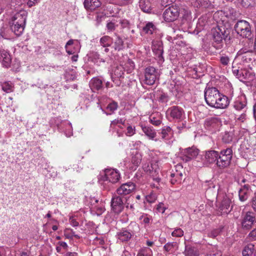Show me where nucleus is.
I'll return each mask as SVG.
<instances>
[{"label":"nucleus","instance_id":"obj_43","mask_svg":"<svg viewBox=\"0 0 256 256\" xmlns=\"http://www.w3.org/2000/svg\"><path fill=\"white\" fill-rule=\"evenodd\" d=\"M117 108L118 104L115 102L109 104L106 107V109L112 112H114Z\"/></svg>","mask_w":256,"mask_h":256},{"label":"nucleus","instance_id":"obj_15","mask_svg":"<svg viewBox=\"0 0 256 256\" xmlns=\"http://www.w3.org/2000/svg\"><path fill=\"white\" fill-rule=\"evenodd\" d=\"M101 2L99 0H84V6L87 10L92 12L101 6Z\"/></svg>","mask_w":256,"mask_h":256},{"label":"nucleus","instance_id":"obj_37","mask_svg":"<svg viewBox=\"0 0 256 256\" xmlns=\"http://www.w3.org/2000/svg\"><path fill=\"white\" fill-rule=\"evenodd\" d=\"M241 4L242 6L248 8L254 6L256 2L254 0H242Z\"/></svg>","mask_w":256,"mask_h":256},{"label":"nucleus","instance_id":"obj_21","mask_svg":"<svg viewBox=\"0 0 256 256\" xmlns=\"http://www.w3.org/2000/svg\"><path fill=\"white\" fill-rule=\"evenodd\" d=\"M0 60L2 61L4 66L8 67L11 62L10 56V54L5 50H0Z\"/></svg>","mask_w":256,"mask_h":256},{"label":"nucleus","instance_id":"obj_60","mask_svg":"<svg viewBox=\"0 0 256 256\" xmlns=\"http://www.w3.org/2000/svg\"><path fill=\"white\" fill-rule=\"evenodd\" d=\"M249 236L252 238H255L256 236V228L252 230L249 234Z\"/></svg>","mask_w":256,"mask_h":256},{"label":"nucleus","instance_id":"obj_38","mask_svg":"<svg viewBox=\"0 0 256 256\" xmlns=\"http://www.w3.org/2000/svg\"><path fill=\"white\" fill-rule=\"evenodd\" d=\"M144 170L148 174L154 172V170H158V166L156 164H151L150 165L148 164L144 168Z\"/></svg>","mask_w":256,"mask_h":256},{"label":"nucleus","instance_id":"obj_8","mask_svg":"<svg viewBox=\"0 0 256 256\" xmlns=\"http://www.w3.org/2000/svg\"><path fill=\"white\" fill-rule=\"evenodd\" d=\"M256 219L254 214L252 212H248L244 216L242 224L243 228L246 230H249L252 228L254 222H256Z\"/></svg>","mask_w":256,"mask_h":256},{"label":"nucleus","instance_id":"obj_49","mask_svg":"<svg viewBox=\"0 0 256 256\" xmlns=\"http://www.w3.org/2000/svg\"><path fill=\"white\" fill-rule=\"evenodd\" d=\"M150 122L152 124L156 126L160 125L161 124V120L156 119V118L154 117L150 118Z\"/></svg>","mask_w":256,"mask_h":256},{"label":"nucleus","instance_id":"obj_39","mask_svg":"<svg viewBox=\"0 0 256 256\" xmlns=\"http://www.w3.org/2000/svg\"><path fill=\"white\" fill-rule=\"evenodd\" d=\"M141 156L136 154L132 157V162L135 166H138L141 162Z\"/></svg>","mask_w":256,"mask_h":256},{"label":"nucleus","instance_id":"obj_7","mask_svg":"<svg viewBox=\"0 0 256 256\" xmlns=\"http://www.w3.org/2000/svg\"><path fill=\"white\" fill-rule=\"evenodd\" d=\"M157 75L158 72L154 67H147L144 72V83L148 85H152L156 82Z\"/></svg>","mask_w":256,"mask_h":256},{"label":"nucleus","instance_id":"obj_12","mask_svg":"<svg viewBox=\"0 0 256 256\" xmlns=\"http://www.w3.org/2000/svg\"><path fill=\"white\" fill-rule=\"evenodd\" d=\"M135 188V185L132 182L122 184L117 189V194L119 195H126L130 193Z\"/></svg>","mask_w":256,"mask_h":256},{"label":"nucleus","instance_id":"obj_23","mask_svg":"<svg viewBox=\"0 0 256 256\" xmlns=\"http://www.w3.org/2000/svg\"><path fill=\"white\" fill-rule=\"evenodd\" d=\"M139 6L144 12L151 13L152 6L150 0H140Z\"/></svg>","mask_w":256,"mask_h":256},{"label":"nucleus","instance_id":"obj_48","mask_svg":"<svg viewBox=\"0 0 256 256\" xmlns=\"http://www.w3.org/2000/svg\"><path fill=\"white\" fill-rule=\"evenodd\" d=\"M176 245V242H168L164 245V248L166 251L168 252L172 249V248L174 247Z\"/></svg>","mask_w":256,"mask_h":256},{"label":"nucleus","instance_id":"obj_50","mask_svg":"<svg viewBox=\"0 0 256 256\" xmlns=\"http://www.w3.org/2000/svg\"><path fill=\"white\" fill-rule=\"evenodd\" d=\"M40 0H28L27 4L29 8H31L40 2Z\"/></svg>","mask_w":256,"mask_h":256},{"label":"nucleus","instance_id":"obj_46","mask_svg":"<svg viewBox=\"0 0 256 256\" xmlns=\"http://www.w3.org/2000/svg\"><path fill=\"white\" fill-rule=\"evenodd\" d=\"M173 236L180 237L183 236V231L180 228H178L172 232Z\"/></svg>","mask_w":256,"mask_h":256},{"label":"nucleus","instance_id":"obj_31","mask_svg":"<svg viewBox=\"0 0 256 256\" xmlns=\"http://www.w3.org/2000/svg\"><path fill=\"white\" fill-rule=\"evenodd\" d=\"M111 38L108 36H104L100 39V44L103 47L110 46Z\"/></svg>","mask_w":256,"mask_h":256},{"label":"nucleus","instance_id":"obj_42","mask_svg":"<svg viewBox=\"0 0 256 256\" xmlns=\"http://www.w3.org/2000/svg\"><path fill=\"white\" fill-rule=\"evenodd\" d=\"M94 58L96 60H99L100 62H104L110 58V56H107L104 58H102L98 52H96L94 55Z\"/></svg>","mask_w":256,"mask_h":256},{"label":"nucleus","instance_id":"obj_1","mask_svg":"<svg viewBox=\"0 0 256 256\" xmlns=\"http://www.w3.org/2000/svg\"><path fill=\"white\" fill-rule=\"evenodd\" d=\"M232 31L230 26H217L211 30L212 40L217 44H220L224 40L226 42H230L232 39L230 32Z\"/></svg>","mask_w":256,"mask_h":256},{"label":"nucleus","instance_id":"obj_27","mask_svg":"<svg viewBox=\"0 0 256 256\" xmlns=\"http://www.w3.org/2000/svg\"><path fill=\"white\" fill-rule=\"evenodd\" d=\"M116 40L114 42V48L116 50L120 51L124 48V42L122 38L118 34H116Z\"/></svg>","mask_w":256,"mask_h":256},{"label":"nucleus","instance_id":"obj_25","mask_svg":"<svg viewBox=\"0 0 256 256\" xmlns=\"http://www.w3.org/2000/svg\"><path fill=\"white\" fill-rule=\"evenodd\" d=\"M134 234H131L127 230L120 232L118 236V239L122 242H128Z\"/></svg>","mask_w":256,"mask_h":256},{"label":"nucleus","instance_id":"obj_13","mask_svg":"<svg viewBox=\"0 0 256 256\" xmlns=\"http://www.w3.org/2000/svg\"><path fill=\"white\" fill-rule=\"evenodd\" d=\"M152 50L159 60H164L162 56L164 50L162 41H156L152 46Z\"/></svg>","mask_w":256,"mask_h":256},{"label":"nucleus","instance_id":"obj_32","mask_svg":"<svg viewBox=\"0 0 256 256\" xmlns=\"http://www.w3.org/2000/svg\"><path fill=\"white\" fill-rule=\"evenodd\" d=\"M110 176L109 178V180L112 183L116 182L120 178V175L116 172H114L112 170L110 173Z\"/></svg>","mask_w":256,"mask_h":256},{"label":"nucleus","instance_id":"obj_26","mask_svg":"<svg viewBox=\"0 0 256 256\" xmlns=\"http://www.w3.org/2000/svg\"><path fill=\"white\" fill-rule=\"evenodd\" d=\"M255 250L254 246L252 244H247L242 250L243 256H252Z\"/></svg>","mask_w":256,"mask_h":256},{"label":"nucleus","instance_id":"obj_33","mask_svg":"<svg viewBox=\"0 0 256 256\" xmlns=\"http://www.w3.org/2000/svg\"><path fill=\"white\" fill-rule=\"evenodd\" d=\"M154 28L155 26L154 24L152 22H149L146 24V26L143 28L142 30L146 33L152 34Z\"/></svg>","mask_w":256,"mask_h":256},{"label":"nucleus","instance_id":"obj_40","mask_svg":"<svg viewBox=\"0 0 256 256\" xmlns=\"http://www.w3.org/2000/svg\"><path fill=\"white\" fill-rule=\"evenodd\" d=\"M232 140V136L229 132H225L222 137V140L225 143H229Z\"/></svg>","mask_w":256,"mask_h":256},{"label":"nucleus","instance_id":"obj_47","mask_svg":"<svg viewBox=\"0 0 256 256\" xmlns=\"http://www.w3.org/2000/svg\"><path fill=\"white\" fill-rule=\"evenodd\" d=\"M146 199L148 202L152 203L156 200V196L154 194H150L146 196Z\"/></svg>","mask_w":256,"mask_h":256},{"label":"nucleus","instance_id":"obj_6","mask_svg":"<svg viewBox=\"0 0 256 256\" xmlns=\"http://www.w3.org/2000/svg\"><path fill=\"white\" fill-rule=\"evenodd\" d=\"M124 197L114 195L111 200V207L112 211L116 214L121 212L124 208Z\"/></svg>","mask_w":256,"mask_h":256},{"label":"nucleus","instance_id":"obj_3","mask_svg":"<svg viewBox=\"0 0 256 256\" xmlns=\"http://www.w3.org/2000/svg\"><path fill=\"white\" fill-rule=\"evenodd\" d=\"M232 155V151L230 148L222 150L216 160L217 166L220 168L228 166L230 164Z\"/></svg>","mask_w":256,"mask_h":256},{"label":"nucleus","instance_id":"obj_14","mask_svg":"<svg viewBox=\"0 0 256 256\" xmlns=\"http://www.w3.org/2000/svg\"><path fill=\"white\" fill-rule=\"evenodd\" d=\"M231 201L227 196L224 197L219 206L220 210L222 214H228L232 209V206H230Z\"/></svg>","mask_w":256,"mask_h":256},{"label":"nucleus","instance_id":"obj_16","mask_svg":"<svg viewBox=\"0 0 256 256\" xmlns=\"http://www.w3.org/2000/svg\"><path fill=\"white\" fill-rule=\"evenodd\" d=\"M26 20V17L24 15L20 14V13H16L12 18L9 24H12L20 26H24Z\"/></svg>","mask_w":256,"mask_h":256},{"label":"nucleus","instance_id":"obj_28","mask_svg":"<svg viewBox=\"0 0 256 256\" xmlns=\"http://www.w3.org/2000/svg\"><path fill=\"white\" fill-rule=\"evenodd\" d=\"M186 256H198L197 249L194 247L186 246L185 249Z\"/></svg>","mask_w":256,"mask_h":256},{"label":"nucleus","instance_id":"obj_2","mask_svg":"<svg viewBox=\"0 0 256 256\" xmlns=\"http://www.w3.org/2000/svg\"><path fill=\"white\" fill-rule=\"evenodd\" d=\"M236 33L242 38H251L252 32L250 24L244 20H238L234 26Z\"/></svg>","mask_w":256,"mask_h":256},{"label":"nucleus","instance_id":"obj_18","mask_svg":"<svg viewBox=\"0 0 256 256\" xmlns=\"http://www.w3.org/2000/svg\"><path fill=\"white\" fill-rule=\"evenodd\" d=\"M242 60L246 63H248L256 60V54L252 51H247L242 54Z\"/></svg>","mask_w":256,"mask_h":256},{"label":"nucleus","instance_id":"obj_4","mask_svg":"<svg viewBox=\"0 0 256 256\" xmlns=\"http://www.w3.org/2000/svg\"><path fill=\"white\" fill-rule=\"evenodd\" d=\"M220 94L218 90L216 88H206L204 90V99L206 104L212 106Z\"/></svg>","mask_w":256,"mask_h":256},{"label":"nucleus","instance_id":"obj_29","mask_svg":"<svg viewBox=\"0 0 256 256\" xmlns=\"http://www.w3.org/2000/svg\"><path fill=\"white\" fill-rule=\"evenodd\" d=\"M10 26V29L12 30L15 34L16 36H20L24 30V26H18L16 24V25L12 24H9Z\"/></svg>","mask_w":256,"mask_h":256},{"label":"nucleus","instance_id":"obj_44","mask_svg":"<svg viewBox=\"0 0 256 256\" xmlns=\"http://www.w3.org/2000/svg\"><path fill=\"white\" fill-rule=\"evenodd\" d=\"M201 7L204 8H209L211 6V2L209 0H200Z\"/></svg>","mask_w":256,"mask_h":256},{"label":"nucleus","instance_id":"obj_56","mask_svg":"<svg viewBox=\"0 0 256 256\" xmlns=\"http://www.w3.org/2000/svg\"><path fill=\"white\" fill-rule=\"evenodd\" d=\"M70 224L74 226H76L78 225V222L76 221V220L72 218H70Z\"/></svg>","mask_w":256,"mask_h":256},{"label":"nucleus","instance_id":"obj_57","mask_svg":"<svg viewBox=\"0 0 256 256\" xmlns=\"http://www.w3.org/2000/svg\"><path fill=\"white\" fill-rule=\"evenodd\" d=\"M162 205H163L162 203L159 204L158 205V206L157 210L159 212L162 211V212L163 213L164 212V206H162Z\"/></svg>","mask_w":256,"mask_h":256},{"label":"nucleus","instance_id":"obj_36","mask_svg":"<svg viewBox=\"0 0 256 256\" xmlns=\"http://www.w3.org/2000/svg\"><path fill=\"white\" fill-rule=\"evenodd\" d=\"M159 172L160 170L158 169V170H154V172L149 174L152 178L153 180L158 184L160 182L161 180L160 178Z\"/></svg>","mask_w":256,"mask_h":256},{"label":"nucleus","instance_id":"obj_20","mask_svg":"<svg viewBox=\"0 0 256 256\" xmlns=\"http://www.w3.org/2000/svg\"><path fill=\"white\" fill-rule=\"evenodd\" d=\"M90 86L92 91L101 90L102 88V81L98 78H94L90 81Z\"/></svg>","mask_w":256,"mask_h":256},{"label":"nucleus","instance_id":"obj_63","mask_svg":"<svg viewBox=\"0 0 256 256\" xmlns=\"http://www.w3.org/2000/svg\"><path fill=\"white\" fill-rule=\"evenodd\" d=\"M254 118L256 120V104L254 106Z\"/></svg>","mask_w":256,"mask_h":256},{"label":"nucleus","instance_id":"obj_53","mask_svg":"<svg viewBox=\"0 0 256 256\" xmlns=\"http://www.w3.org/2000/svg\"><path fill=\"white\" fill-rule=\"evenodd\" d=\"M167 98H168L167 95L166 94H165L164 93H163L160 94V96L159 98V100L160 101H161L162 102H166L167 100Z\"/></svg>","mask_w":256,"mask_h":256},{"label":"nucleus","instance_id":"obj_54","mask_svg":"<svg viewBox=\"0 0 256 256\" xmlns=\"http://www.w3.org/2000/svg\"><path fill=\"white\" fill-rule=\"evenodd\" d=\"M106 27L108 30H112L114 29V24L112 22H110L107 24Z\"/></svg>","mask_w":256,"mask_h":256},{"label":"nucleus","instance_id":"obj_51","mask_svg":"<svg viewBox=\"0 0 256 256\" xmlns=\"http://www.w3.org/2000/svg\"><path fill=\"white\" fill-rule=\"evenodd\" d=\"M246 192H244L242 190H240L239 192V197L241 201H244L246 200V197L245 196Z\"/></svg>","mask_w":256,"mask_h":256},{"label":"nucleus","instance_id":"obj_5","mask_svg":"<svg viewBox=\"0 0 256 256\" xmlns=\"http://www.w3.org/2000/svg\"><path fill=\"white\" fill-rule=\"evenodd\" d=\"M179 10L176 6L172 5L167 8L163 13V18L166 22H173L177 19L179 16Z\"/></svg>","mask_w":256,"mask_h":256},{"label":"nucleus","instance_id":"obj_64","mask_svg":"<svg viewBox=\"0 0 256 256\" xmlns=\"http://www.w3.org/2000/svg\"><path fill=\"white\" fill-rule=\"evenodd\" d=\"M66 256H77V254L76 252H68L66 254Z\"/></svg>","mask_w":256,"mask_h":256},{"label":"nucleus","instance_id":"obj_59","mask_svg":"<svg viewBox=\"0 0 256 256\" xmlns=\"http://www.w3.org/2000/svg\"><path fill=\"white\" fill-rule=\"evenodd\" d=\"M125 200H126L125 204H126V207L127 208H128L130 206V208L132 210H134V204H130V205L129 206L130 204H129L128 202H126L127 200H126V198H125Z\"/></svg>","mask_w":256,"mask_h":256},{"label":"nucleus","instance_id":"obj_10","mask_svg":"<svg viewBox=\"0 0 256 256\" xmlns=\"http://www.w3.org/2000/svg\"><path fill=\"white\" fill-rule=\"evenodd\" d=\"M183 152L184 156H182V160L187 162L196 158L198 155V150L194 147L188 148H185Z\"/></svg>","mask_w":256,"mask_h":256},{"label":"nucleus","instance_id":"obj_34","mask_svg":"<svg viewBox=\"0 0 256 256\" xmlns=\"http://www.w3.org/2000/svg\"><path fill=\"white\" fill-rule=\"evenodd\" d=\"M224 228L223 226H220L212 230L208 234V236L212 238H214L219 235L222 231Z\"/></svg>","mask_w":256,"mask_h":256},{"label":"nucleus","instance_id":"obj_30","mask_svg":"<svg viewBox=\"0 0 256 256\" xmlns=\"http://www.w3.org/2000/svg\"><path fill=\"white\" fill-rule=\"evenodd\" d=\"M142 130L150 138H154L156 136V132L150 127L142 126Z\"/></svg>","mask_w":256,"mask_h":256},{"label":"nucleus","instance_id":"obj_9","mask_svg":"<svg viewBox=\"0 0 256 256\" xmlns=\"http://www.w3.org/2000/svg\"><path fill=\"white\" fill-rule=\"evenodd\" d=\"M229 102L228 98L220 94L219 96L217 97L214 102L212 107L216 108H225L228 106Z\"/></svg>","mask_w":256,"mask_h":256},{"label":"nucleus","instance_id":"obj_52","mask_svg":"<svg viewBox=\"0 0 256 256\" xmlns=\"http://www.w3.org/2000/svg\"><path fill=\"white\" fill-rule=\"evenodd\" d=\"M200 2V0H192V4L193 6H194V7L200 8V7H201Z\"/></svg>","mask_w":256,"mask_h":256},{"label":"nucleus","instance_id":"obj_35","mask_svg":"<svg viewBox=\"0 0 256 256\" xmlns=\"http://www.w3.org/2000/svg\"><path fill=\"white\" fill-rule=\"evenodd\" d=\"M13 88L14 86L12 84L8 82H5L2 84V90L7 93L12 92Z\"/></svg>","mask_w":256,"mask_h":256},{"label":"nucleus","instance_id":"obj_62","mask_svg":"<svg viewBox=\"0 0 256 256\" xmlns=\"http://www.w3.org/2000/svg\"><path fill=\"white\" fill-rule=\"evenodd\" d=\"M60 246L64 248H66L67 247V244L66 242H59Z\"/></svg>","mask_w":256,"mask_h":256},{"label":"nucleus","instance_id":"obj_24","mask_svg":"<svg viewBox=\"0 0 256 256\" xmlns=\"http://www.w3.org/2000/svg\"><path fill=\"white\" fill-rule=\"evenodd\" d=\"M218 192L214 188H210L206 192V196L208 200L213 202L216 199Z\"/></svg>","mask_w":256,"mask_h":256},{"label":"nucleus","instance_id":"obj_58","mask_svg":"<svg viewBox=\"0 0 256 256\" xmlns=\"http://www.w3.org/2000/svg\"><path fill=\"white\" fill-rule=\"evenodd\" d=\"M128 134L130 135H132L134 134L133 132V128L131 126H128L127 128Z\"/></svg>","mask_w":256,"mask_h":256},{"label":"nucleus","instance_id":"obj_19","mask_svg":"<svg viewBox=\"0 0 256 256\" xmlns=\"http://www.w3.org/2000/svg\"><path fill=\"white\" fill-rule=\"evenodd\" d=\"M169 110H170V115L175 119H180L183 114V110L177 106H174L170 108Z\"/></svg>","mask_w":256,"mask_h":256},{"label":"nucleus","instance_id":"obj_17","mask_svg":"<svg viewBox=\"0 0 256 256\" xmlns=\"http://www.w3.org/2000/svg\"><path fill=\"white\" fill-rule=\"evenodd\" d=\"M220 122V120L218 118L212 116L207 118L204 121V125L207 128H216Z\"/></svg>","mask_w":256,"mask_h":256},{"label":"nucleus","instance_id":"obj_55","mask_svg":"<svg viewBox=\"0 0 256 256\" xmlns=\"http://www.w3.org/2000/svg\"><path fill=\"white\" fill-rule=\"evenodd\" d=\"M252 208L254 210H256V194L252 198Z\"/></svg>","mask_w":256,"mask_h":256},{"label":"nucleus","instance_id":"obj_45","mask_svg":"<svg viewBox=\"0 0 256 256\" xmlns=\"http://www.w3.org/2000/svg\"><path fill=\"white\" fill-rule=\"evenodd\" d=\"M220 60L222 64L226 66L230 62V58L228 56H222L220 58Z\"/></svg>","mask_w":256,"mask_h":256},{"label":"nucleus","instance_id":"obj_22","mask_svg":"<svg viewBox=\"0 0 256 256\" xmlns=\"http://www.w3.org/2000/svg\"><path fill=\"white\" fill-rule=\"evenodd\" d=\"M218 154L215 150L208 151L206 153L205 158L208 163H213L217 160Z\"/></svg>","mask_w":256,"mask_h":256},{"label":"nucleus","instance_id":"obj_11","mask_svg":"<svg viewBox=\"0 0 256 256\" xmlns=\"http://www.w3.org/2000/svg\"><path fill=\"white\" fill-rule=\"evenodd\" d=\"M234 74H235L240 81L244 80H251L254 76L250 74L248 70L245 69L232 70Z\"/></svg>","mask_w":256,"mask_h":256},{"label":"nucleus","instance_id":"obj_41","mask_svg":"<svg viewBox=\"0 0 256 256\" xmlns=\"http://www.w3.org/2000/svg\"><path fill=\"white\" fill-rule=\"evenodd\" d=\"M246 106V102L245 101L244 102L240 101H236L234 102V108L237 110H241Z\"/></svg>","mask_w":256,"mask_h":256},{"label":"nucleus","instance_id":"obj_61","mask_svg":"<svg viewBox=\"0 0 256 256\" xmlns=\"http://www.w3.org/2000/svg\"><path fill=\"white\" fill-rule=\"evenodd\" d=\"M118 124V120H114L112 121L110 124V126L112 127V125L114 126Z\"/></svg>","mask_w":256,"mask_h":256}]
</instances>
